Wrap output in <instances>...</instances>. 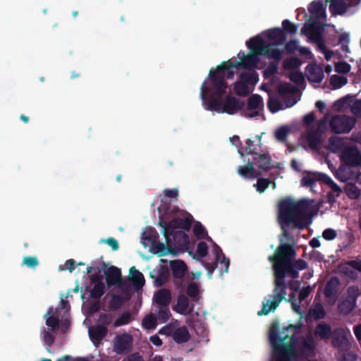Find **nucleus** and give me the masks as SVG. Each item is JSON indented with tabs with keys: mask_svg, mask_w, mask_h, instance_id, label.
<instances>
[{
	"mask_svg": "<svg viewBox=\"0 0 361 361\" xmlns=\"http://www.w3.org/2000/svg\"><path fill=\"white\" fill-rule=\"evenodd\" d=\"M263 106V100L260 95L253 94L249 99L247 102V109L249 111L255 110L251 114L247 115L250 118H253L259 115V111H256L258 109H261Z\"/></svg>",
	"mask_w": 361,
	"mask_h": 361,
	"instance_id": "26",
	"label": "nucleus"
},
{
	"mask_svg": "<svg viewBox=\"0 0 361 361\" xmlns=\"http://www.w3.org/2000/svg\"><path fill=\"white\" fill-rule=\"evenodd\" d=\"M334 90L339 89L347 84L348 79L345 76L333 75L329 80Z\"/></svg>",
	"mask_w": 361,
	"mask_h": 361,
	"instance_id": "42",
	"label": "nucleus"
},
{
	"mask_svg": "<svg viewBox=\"0 0 361 361\" xmlns=\"http://www.w3.org/2000/svg\"><path fill=\"white\" fill-rule=\"evenodd\" d=\"M281 242L274 254L269 257V260L272 262L274 276L273 294L269 295V300L262 303V308L257 313L259 316L267 315L270 312H274L281 301L286 300V276L296 279L299 277L298 271L307 268V263L304 259H298L293 262L296 256L294 243H284L283 238L281 239Z\"/></svg>",
	"mask_w": 361,
	"mask_h": 361,
	"instance_id": "1",
	"label": "nucleus"
},
{
	"mask_svg": "<svg viewBox=\"0 0 361 361\" xmlns=\"http://www.w3.org/2000/svg\"><path fill=\"white\" fill-rule=\"evenodd\" d=\"M360 295V290L357 286H350L347 289L346 298L356 303L358 296Z\"/></svg>",
	"mask_w": 361,
	"mask_h": 361,
	"instance_id": "51",
	"label": "nucleus"
},
{
	"mask_svg": "<svg viewBox=\"0 0 361 361\" xmlns=\"http://www.w3.org/2000/svg\"><path fill=\"white\" fill-rule=\"evenodd\" d=\"M308 11L317 19H324L326 16L322 1H312L308 6Z\"/></svg>",
	"mask_w": 361,
	"mask_h": 361,
	"instance_id": "27",
	"label": "nucleus"
},
{
	"mask_svg": "<svg viewBox=\"0 0 361 361\" xmlns=\"http://www.w3.org/2000/svg\"><path fill=\"white\" fill-rule=\"evenodd\" d=\"M322 30V26L315 21L308 25H305L301 29V33L308 36L310 41L314 43L324 38Z\"/></svg>",
	"mask_w": 361,
	"mask_h": 361,
	"instance_id": "17",
	"label": "nucleus"
},
{
	"mask_svg": "<svg viewBox=\"0 0 361 361\" xmlns=\"http://www.w3.org/2000/svg\"><path fill=\"white\" fill-rule=\"evenodd\" d=\"M289 128L287 126H281L275 131V137L277 140L284 142L288 135Z\"/></svg>",
	"mask_w": 361,
	"mask_h": 361,
	"instance_id": "54",
	"label": "nucleus"
},
{
	"mask_svg": "<svg viewBox=\"0 0 361 361\" xmlns=\"http://www.w3.org/2000/svg\"><path fill=\"white\" fill-rule=\"evenodd\" d=\"M240 78L243 80L247 85H255L257 83L259 80V75L257 72L252 71L250 73L243 72L240 74Z\"/></svg>",
	"mask_w": 361,
	"mask_h": 361,
	"instance_id": "37",
	"label": "nucleus"
},
{
	"mask_svg": "<svg viewBox=\"0 0 361 361\" xmlns=\"http://www.w3.org/2000/svg\"><path fill=\"white\" fill-rule=\"evenodd\" d=\"M305 72L308 80L312 82L319 83L322 82L324 77L322 67L316 63L307 65Z\"/></svg>",
	"mask_w": 361,
	"mask_h": 361,
	"instance_id": "19",
	"label": "nucleus"
},
{
	"mask_svg": "<svg viewBox=\"0 0 361 361\" xmlns=\"http://www.w3.org/2000/svg\"><path fill=\"white\" fill-rule=\"evenodd\" d=\"M267 106L272 113H276L282 109L281 103L276 98L269 97L267 102Z\"/></svg>",
	"mask_w": 361,
	"mask_h": 361,
	"instance_id": "53",
	"label": "nucleus"
},
{
	"mask_svg": "<svg viewBox=\"0 0 361 361\" xmlns=\"http://www.w3.org/2000/svg\"><path fill=\"white\" fill-rule=\"evenodd\" d=\"M233 89L235 94L238 96L246 97L250 93L248 86L243 80L236 82Z\"/></svg>",
	"mask_w": 361,
	"mask_h": 361,
	"instance_id": "45",
	"label": "nucleus"
},
{
	"mask_svg": "<svg viewBox=\"0 0 361 361\" xmlns=\"http://www.w3.org/2000/svg\"><path fill=\"white\" fill-rule=\"evenodd\" d=\"M106 284L109 287L119 286L122 283L121 271L115 266H110L104 271Z\"/></svg>",
	"mask_w": 361,
	"mask_h": 361,
	"instance_id": "18",
	"label": "nucleus"
},
{
	"mask_svg": "<svg viewBox=\"0 0 361 361\" xmlns=\"http://www.w3.org/2000/svg\"><path fill=\"white\" fill-rule=\"evenodd\" d=\"M346 193L351 199H357L360 195V191L355 184H348L346 187Z\"/></svg>",
	"mask_w": 361,
	"mask_h": 361,
	"instance_id": "63",
	"label": "nucleus"
},
{
	"mask_svg": "<svg viewBox=\"0 0 361 361\" xmlns=\"http://www.w3.org/2000/svg\"><path fill=\"white\" fill-rule=\"evenodd\" d=\"M48 316L46 319V324L51 327L52 329H56L59 326V319L54 317V312L53 308L50 307L48 310L47 313L44 315V317Z\"/></svg>",
	"mask_w": 361,
	"mask_h": 361,
	"instance_id": "41",
	"label": "nucleus"
},
{
	"mask_svg": "<svg viewBox=\"0 0 361 361\" xmlns=\"http://www.w3.org/2000/svg\"><path fill=\"white\" fill-rule=\"evenodd\" d=\"M186 293L193 300H197L199 299L198 285L195 282H191L189 283L186 288Z\"/></svg>",
	"mask_w": 361,
	"mask_h": 361,
	"instance_id": "46",
	"label": "nucleus"
},
{
	"mask_svg": "<svg viewBox=\"0 0 361 361\" xmlns=\"http://www.w3.org/2000/svg\"><path fill=\"white\" fill-rule=\"evenodd\" d=\"M356 307V303L348 298L343 300L338 304V310L342 314L347 315L350 314Z\"/></svg>",
	"mask_w": 361,
	"mask_h": 361,
	"instance_id": "35",
	"label": "nucleus"
},
{
	"mask_svg": "<svg viewBox=\"0 0 361 361\" xmlns=\"http://www.w3.org/2000/svg\"><path fill=\"white\" fill-rule=\"evenodd\" d=\"M157 318L149 314L146 316L142 320V326L146 329H153L157 326Z\"/></svg>",
	"mask_w": 361,
	"mask_h": 361,
	"instance_id": "50",
	"label": "nucleus"
},
{
	"mask_svg": "<svg viewBox=\"0 0 361 361\" xmlns=\"http://www.w3.org/2000/svg\"><path fill=\"white\" fill-rule=\"evenodd\" d=\"M238 173L244 178L253 177L255 176V169L251 161L249 160L247 166H239Z\"/></svg>",
	"mask_w": 361,
	"mask_h": 361,
	"instance_id": "39",
	"label": "nucleus"
},
{
	"mask_svg": "<svg viewBox=\"0 0 361 361\" xmlns=\"http://www.w3.org/2000/svg\"><path fill=\"white\" fill-rule=\"evenodd\" d=\"M87 290L90 292L92 298L99 299L105 293V285L104 283H96L92 288L87 287Z\"/></svg>",
	"mask_w": 361,
	"mask_h": 361,
	"instance_id": "36",
	"label": "nucleus"
},
{
	"mask_svg": "<svg viewBox=\"0 0 361 361\" xmlns=\"http://www.w3.org/2000/svg\"><path fill=\"white\" fill-rule=\"evenodd\" d=\"M172 238L171 245H173V248L176 250V255L179 250H183L188 248L190 239L188 235L183 231H171L169 233V238Z\"/></svg>",
	"mask_w": 361,
	"mask_h": 361,
	"instance_id": "11",
	"label": "nucleus"
},
{
	"mask_svg": "<svg viewBox=\"0 0 361 361\" xmlns=\"http://www.w3.org/2000/svg\"><path fill=\"white\" fill-rule=\"evenodd\" d=\"M158 233L154 228H149L143 233V239L151 245L157 241Z\"/></svg>",
	"mask_w": 361,
	"mask_h": 361,
	"instance_id": "48",
	"label": "nucleus"
},
{
	"mask_svg": "<svg viewBox=\"0 0 361 361\" xmlns=\"http://www.w3.org/2000/svg\"><path fill=\"white\" fill-rule=\"evenodd\" d=\"M289 79L298 85L303 84L305 79L302 72L294 71L290 73Z\"/></svg>",
	"mask_w": 361,
	"mask_h": 361,
	"instance_id": "59",
	"label": "nucleus"
},
{
	"mask_svg": "<svg viewBox=\"0 0 361 361\" xmlns=\"http://www.w3.org/2000/svg\"><path fill=\"white\" fill-rule=\"evenodd\" d=\"M341 161L350 167L361 166V152L357 147L347 146L341 152Z\"/></svg>",
	"mask_w": 361,
	"mask_h": 361,
	"instance_id": "9",
	"label": "nucleus"
},
{
	"mask_svg": "<svg viewBox=\"0 0 361 361\" xmlns=\"http://www.w3.org/2000/svg\"><path fill=\"white\" fill-rule=\"evenodd\" d=\"M310 207L309 202L305 200L296 202L286 197L279 202L278 221L282 230L281 238L295 243L288 228L291 226L293 228L305 229L311 223L307 214Z\"/></svg>",
	"mask_w": 361,
	"mask_h": 361,
	"instance_id": "2",
	"label": "nucleus"
},
{
	"mask_svg": "<svg viewBox=\"0 0 361 361\" xmlns=\"http://www.w3.org/2000/svg\"><path fill=\"white\" fill-rule=\"evenodd\" d=\"M131 320V315L128 312H126L120 315L114 323V326L118 327L121 326L126 325L130 323Z\"/></svg>",
	"mask_w": 361,
	"mask_h": 361,
	"instance_id": "49",
	"label": "nucleus"
},
{
	"mask_svg": "<svg viewBox=\"0 0 361 361\" xmlns=\"http://www.w3.org/2000/svg\"><path fill=\"white\" fill-rule=\"evenodd\" d=\"M192 217L190 214L183 218L173 217L169 221V228L171 231H178L177 229L181 228L188 231L191 228Z\"/></svg>",
	"mask_w": 361,
	"mask_h": 361,
	"instance_id": "21",
	"label": "nucleus"
},
{
	"mask_svg": "<svg viewBox=\"0 0 361 361\" xmlns=\"http://www.w3.org/2000/svg\"><path fill=\"white\" fill-rule=\"evenodd\" d=\"M132 284L137 288H141L145 285V277L143 274L135 269V267H132L130 269V278Z\"/></svg>",
	"mask_w": 361,
	"mask_h": 361,
	"instance_id": "32",
	"label": "nucleus"
},
{
	"mask_svg": "<svg viewBox=\"0 0 361 361\" xmlns=\"http://www.w3.org/2000/svg\"><path fill=\"white\" fill-rule=\"evenodd\" d=\"M251 161L254 166H255L262 171H267L273 168H277L272 163L271 157L268 152H261L258 155L252 157Z\"/></svg>",
	"mask_w": 361,
	"mask_h": 361,
	"instance_id": "14",
	"label": "nucleus"
},
{
	"mask_svg": "<svg viewBox=\"0 0 361 361\" xmlns=\"http://www.w3.org/2000/svg\"><path fill=\"white\" fill-rule=\"evenodd\" d=\"M153 300L159 307L169 306L171 301V293L168 289H160L154 293Z\"/></svg>",
	"mask_w": 361,
	"mask_h": 361,
	"instance_id": "23",
	"label": "nucleus"
},
{
	"mask_svg": "<svg viewBox=\"0 0 361 361\" xmlns=\"http://www.w3.org/2000/svg\"><path fill=\"white\" fill-rule=\"evenodd\" d=\"M350 111L355 117L361 118V99L354 101L350 106Z\"/></svg>",
	"mask_w": 361,
	"mask_h": 361,
	"instance_id": "64",
	"label": "nucleus"
},
{
	"mask_svg": "<svg viewBox=\"0 0 361 361\" xmlns=\"http://www.w3.org/2000/svg\"><path fill=\"white\" fill-rule=\"evenodd\" d=\"M166 245L163 243L155 241L151 245V250L153 253L157 255L159 257H163L168 254L176 255V250L171 245V239L168 238L166 240Z\"/></svg>",
	"mask_w": 361,
	"mask_h": 361,
	"instance_id": "20",
	"label": "nucleus"
},
{
	"mask_svg": "<svg viewBox=\"0 0 361 361\" xmlns=\"http://www.w3.org/2000/svg\"><path fill=\"white\" fill-rule=\"evenodd\" d=\"M193 232L195 235L198 239L204 238L206 235H207V233L206 231L205 228L200 222H197V224H195L193 228Z\"/></svg>",
	"mask_w": 361,
	"mask_h": 361,
	"instance_id": "56",
	"label": "nucleus"
},
{
	"mask_svg": "<svg viewBox=\"0 0 361 361\" xmlns=\"http://www.w3.org/2000/svg\"><path fill=\"white\" fill-rule=\"evenodd\" d=\"M271 182V180L269 178H258L257 182L255 186L256 187L257 190L261 193L266 190Z\"/></svg>",
	"mask_w": 361,
	"mask_h": 361,
	"instance_id": "58",
	"label": "nucleus"
},
{
	"mask_svg": "<svg viewBox=\"0 0 361 361\" xmlns=\"http://www.w3.org/2000/svg\"><path fill=\"white\" fill-rule=\"evenodd\" d=\"M256 140H252L247 139L246 140V146L244 147H240L238 152L240 157H243L245 154H251L252 157H255L261 153V137L259 135L255 136Z\"/></svg>",
	"mask_w": 361,
	"mask_h": 361,
	"instance_id": "15",
	"label": "nucleus"
},
{
	"mask_svg": "<svg viewBox=\"0 0 361 361\" xmlns=\"http://www.w3.org/2000/svg\"><path fill=\"white\" fill-rule=\"evenodd\" d=\"M267 37L268 39L274 41V45H281L286 39V34L281 28L275 27L267 30Z\"/></svg>",
	"mask_w": 361,
	"mask_h": 361,
	"instance_id": "25",
	"label": "nucleus"
},
{
	"mask_svg": "<svg viewBox=\"0 0 361 361\" xmlns=\"http://www.w3.org/2000/svg\"><path fill=\"white\" fill-rule=\"evenodd\" d=\"M340 286L341 282L337 276L331 277L327 281L324 289L325 298L335 302L338 295Z\"/></svg>",
	"mask_w": 361,
	"mask_h": 361,
	"instance_id": "16",
	"label": "nucleus"
},
{
	"mask_svg": "<svg viewBox=\"0 0 361 361\" xmlns=\"http://www.w3.org/2000/svg\"><path fill=\"white\" fill-rule=\"evenodd\" d=\"M274 44H267L262 55L273 59L276 61H280L283 57V52L279 49L274 48Z\"/></svg>",
	"mask_w": 361,
	"mask_h": 361,
	"instance_id": "34",
	"label": "nucleus"
},
{
	"mask_svg": "<svg viewBox=\"0 0 361 361\" xmlns=\"http://www.w3.org/2000/svg\"><path fill=\"white\" fill-rule=\"evenodd\" d=\"M172 275L175 279H180L184 277L187 271V266L181 260L173 261L171 263Z\"/></svg>",
	"mask_w": 361,
	"mask_h": 361,
	"instance_id": "31",
	"label": "nucleus"
},
{
	"mask_svg": "<svg viewBox=\"0 0 361 361\" xmlns=\"http://www.w3.org/2000/svg\"><path fill=\"white\" fill-rule=\"evenodd\" d=\"M329 126L328 116H324L317 121V127L310 128L307 130V140L311 147L314 148L321 142L322 136Z\"/></svg>",
	"mask_w": 361,
	"mask_h": 361,
	"instance_id": "7",
	"label": "nucleus"
},
{
	"mask_svg": "<svg viewBox=\"0 0 361 361\" xmlns=\"http://www.w3.org/2000/svg\"><path fill=\"white\" fill-rule=\"evenodd\" d=\"M113 319L114 317L111 314L101 313L99 316L98 321L99 324L98 325L107 327V326L112 323Z\"/></svg>",
	"mask_w": 361,
	"mask_h": 361,
	"instance_id": "60",
	"label": "nucleus"
},
{
	"mask_svg": "<svg viewBox=\"0 0 361 361\" xmlns=\"http://www.w3.org/2000/svg\"><path fill=\"white\" fill-rule=\"evenodd\" d=\"M123 300L121 296L114 295L109 301V307L111 310H118L123 305Z\"/></svg>",
	"mask_w": 361,
	"mask_h": 361,
	"instance_id": "55",
	"label": "nucleus"
},
{
	"mask_svg": "<svg viewBox=\"0 0 361 361\" xmlns=\"http://www.w3.org/2000/svg\"><path fill=\"white\" fill-rule=\"evenodd\" d=\"M302 64V61L297 57H291L283 61V66L285 70H294L299 68Z\"/></svg>",
	"mask_w": 361,
	"mask_h": 361,
	"instance_id": "43",
	"label": "nucleus"
},
{
	"mask_svg": "<svg viewBox=\"0 0 361 361\" xmlns=\"http://www.w3.org/2000/svg\"><path fill=\"white\" fill-rule=\"evenodd\" d=\"M133 337L128 334L116 336L114 340V350L117 354H123L130 350L133 345Z\"/></svg>",
	"mask_w": 361,
	"mask_h": 361,
	"instance_id": "13",
	"label": "nucleus"
},
{
	"mask_svg": "<svg viewBox=\"0 0 361 361\" xmlns=\"http://www.w3.org/2000/svg\"><path fill=\"white\" fill-rule=\"evenodd\" d=\"M351 66L345 61H339L335 65V70L338 73L346 74L350 72Z\"/></svg>",
	"mask_w": 361,
	"mask_h": 361,
	"instance_id": "62",
	"label": "nucleus"
},
{
	"mask_svg": "<svg viewBox=\"0 0 361 361\" xmlns=\"http://www.w3.org/2000/svg\"><path fill=\"white\" fill-rule=\"evenodd\" d=\"M277 90L280 95H286L293 93L295 88L290 83L285 82L279 85Z\"/></svg>",
	"mask_w": 361,
	"mask_h": 361,
	"instance_id": "57",
	"label": "nucleus"
},
{
	"mask_svg": "<svg viewBox=\"0 0 361 361\" xmlns=\"http://www.w3.org/2000/svg\"><path fill=\"white\" fill-rule=\"evenodd\" d=\"M246 45L252 53L262 55L267 43L259 36H255L247 41Z\"/></svg>",
	"mask_w": 361,
	"mask_h": 361,
	"instance_id": "22",
	"label": "nucleus"
},
{
	"mask_svg": "<svg viewBox=\"0 0 361 361\" xmlns=\"http://www.w3.org/2000/svg\"><path fill=\"white\" fill-rule=\"evenodd\" d=\"M279 61H274L269 63L268 66L263 71V76L264 78H269L277 73L279 70Z\"/></svg>",
	"mask_w": 361,
	"mask_h": 361,
	"instance_id": "47",
	"label": "nucleus"
},
{
	"mask_svg": "<svg viewBox=\"0 0 361 361\" xmlns=\"http://www.w3.org/2000/svg\"><path fill=\"white\" fill-rule=\"evenodd\" d=\"M259 59L257 54L250 53L243 56L240 61H224L219 65L215 70H210L212 76L213 85L217 89L218 92H222L225 89V78L231 79L234 75V68H241L243 69L256 68Z\"/></svg>",
	"mask_w": 361,
	"mask_h": 361,
	"instance_id": "5",
	"label": "nucleus"
},
{
	"mask_svg": "<svg viewBox=\"0 0 361 361\" xmlns=\"http://www.w3.org/2000/svg\"><path fill=\"white\" fill-rule=\"evenodd\" d=\"M359 2L360 0H331L329 11L332 16L343 15L349 7Z\"/></svg>",
	"mask_w": 361,
	"mask_h": 361,
	"instance_id": "12",
	"label": "nucleus"
},
{
	"mask_svg": "<svg viewBox=\"0 0 361 361\" xmlns=\"http://www.w3.org/2000/svg\"><path fill=\"white\" fill-rule=\"evenodd\" d=\"M356 119L347 115H336L329 121V127L335 134L348 133L355 127Z\"/></svg>",
	"mask_w": 361,
	"mask_h": 361,
	"instance_id": "6",
	"label": "nucleus"
},
{
	"mask_svg": "<svg viewBox=\"0 0 361 361\" xmlns=\"http://www.w3.org/2000/svg\"><path fill=\"white\" fill-rule=\"evenodd\" d=\"M348 337L352 335L348 329L338 327L333 330L331 334L332 345L338 349H346L349 346Z\"/></svg>",
	"mask_w": 361,
	"mask_h": 361,
	"instance_id": "10",
	"label": "nucleus"
},
{
	"mask_svg": "<svg viewBox=\"0 0 361 361\" xmlns=\"http://www.w3.org/2000/svg\"><path fill=\"white\" fill-rule=\"evenodd\" d=\"M329 144L331 151L338 152L344 149L343 140L338 137H331L329 139Z\"/></svg>",
	"mask_w": 361,
	"mask_h": 361,
	"instance_id": "44",
	"label": "nucleus"
},
{
	"mask_svg": "<svg viewBox=\"0 0 361 361\" xmlns=\"http://www.w3.org/2000/svg\"><path fill=\"white\" fill-rule=\"evenodd\" d=\"M333 331L331 326L326 322L319 323L314 329L315 336L319 338L321 340L327 341L331 338Z\"/></svg>",
	"mask_w": 361,
	"mask_h": 361,
	"instance_id": "28",
	"label": "nucleus"
},
{
	"mask_svg": "<svg viewBox=\"0 0 361 361\" xmlns=\"http://www.w3.org/2000/svg\"><path fill=\"white\" fill-rule=\"evenodd\" d=\"M283 30H284L285 33H289V34H295L298 30V26L297 25L293 23L289 20L286 19L283 20L282 22V28Z\"/></svg>",
	"mask_w": 361,
	"mask_h": 361,
	"instance_id": "52",
	"label": "nucleus"
},
{
	"mask_svg": "<svg viewBox=\"0 0 361 361\" xmlns=\"http://www.w3.org/2000/svg\"><path fill=\"white\" fill-rule=\"evenodd\" d=\"M155 311L157 312V316L155 317L161 323L166 322L171 316L169 306L157 307V310Z\"/></svg>",
	"mask_w": 361,
	"mask_h": 361,
	"instance_id": "40",
	"label": "nucleus"
},
{
	"mask_svg": "<svg viewBox=\"0 0 361 361\" xmlns=\"http://www.w3.org/2000/svg\"><path fill=\"white\" fill-rule=\"evenodd\" d=\"M300 326L290 324L283 328L279 336L277 323L273 324L269 332V342L272 348V355L275 361H298L300 353L295 348L296 336Z\"/></svg>",
	"mask_w": 361,
	"mask_h": 361,
	"instance_id": "3",
	"label": "nucleus"
},
{
	"mask_svg": "<svg viewBox=\"0 0 361 361\" xmlns=\"http://www.w3.org/2000/svg\"><path fill=\"white\" fill-rule=\"evenodd\" d=\"M309 314L314 320L324 319L326 316L324 308L320 303L314 305V306L310 310Z\"/></svg>",
	"mask_w": 361,
	"mask_h": 361,
	"instance_id": "38",
	"label": "nucleus"
},
{
	"mask_svg": "<svg viewBox=\"0 0 361 361\" xmlns=\"http://www.w3.org/2000/svg\"><path fill=\"white\" fill-rule=\"evenodd\" d=\"M162 209L164 210L166 214L171 216H181L184 214V211L179 209L178 207L164 206L162 205Z\"/></svg>",
	"mask_w": 361,
	"mask_h": 361,
	"instance_id": "61",
	"label": "nucleus"
},
{
	"mask_svg": "<svg viewBox=\"0 0 361 361\" xmlns=\"http://www.w3.org/2000/svg\"><path fill=\"white\" fill-rule=\"evenodd\" d=\"M172 338L176 343H184L190 340V334L188 328L185 326H182L174 328Z\"/></svg>",
	"mask_w": 361,
	"mask_h": 361,
	"instance_id": "29",
	"label": "nucleus"
},
{
	"mask_svg": "<svg viewBox=\"0 0 361 361\" xmlns=\"http://www.w3.org/2000/svg\"><path fill=\"white\" fill-rule=\"evenodd\" d=\"M314 341L312 336H309L301 342L299 351L303 356H311L314 353Z\"/></svg>",
	"mask_w": 361,
	"mask_h": 361,
	"instance_id": "30",
	"label": "nucleus"
},
{
	"mask_svg": "<svg viewBox=\"0 0 361 361\" xmlns=\"http://www.w3.org/2000/svg\"><path fill=\"white\" fill-rule=\"evenodd\" d=\"M108 329L104 326L96 325L89 329V335L94 343H99L107 335Z\"/></svg>",
	"mask_w": 361,
	"mask_h": 361,
	"instance_id": "24",
	"label": "nucleus"
},
{
	"mask_svg": "<svg viewBox=\"0 0 361 361\" xmlns=\"http://www.w3.org/2000/svg\"><path fill=\"white\" fill-rule=\"evenodd\" d=\"M209 86H207L204 81L200 87V97L207 106V110L233 115L243 108L245 102L231 95H228L224 101L221 102V97L225 94L228 88L227 82L225 81L226 87L222 92L219 93L213 85L211 72L209 73Z\"/></svg>",
	"mask_w": 361,
	"mask_h": 361,
	"instance_id": "4",
	"label": "nucleus"
},
{
	"mask_svg": "<svg viewBox=\"0 0 361 361\" xmlns=\"http://www.w3.org/2000/svg\"><path fill=\"white\" fill-rule=\"evenodd\" d=\"M189 305L188 298L184 294H180L178 297L176 304L173 306V310L179 314H185L188 310Z\"/></svg>",
	"mask_w": 361,
	"mask_h": 361,
	"instance_id": "33",
	"label": "nucleus"
},
{
	"mask_svg": "<svg viewBox=\"0 0 361 361\" xmlns=\"http://www.w3.org/2000/svg\"><path fill=\"white\" fill-rule=\"evenodd\" d=\"M213 251L215 255V262L214 263L204 264V267L208 271L207 274L209 278L212 277V275L214 271L217 268L219 263L221 266L220 270L221 274L227 272L229 267V259L225 257L221 249L217 245L215 244Z\"/></svg>",
	"mask_w": 361,
	"mask_h": 361,
	"instance_id": "8",
	"label": "nucleus"
}]
</instances>
